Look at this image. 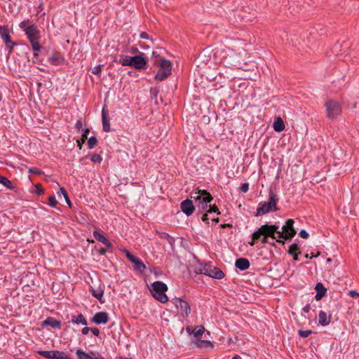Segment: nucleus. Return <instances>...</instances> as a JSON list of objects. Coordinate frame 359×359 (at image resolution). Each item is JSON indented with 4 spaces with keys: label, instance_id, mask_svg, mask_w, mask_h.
<instances>
[{
    "label": "nucleus",
    "instance_id": "obj_52",
    "mask_svg": "<svg viewBox=\"0 0 359 359\" xmlns=\"http://www.w3.org/2000/svg\"><path fill=\"white\" fill-rule=\"evenodd\" d=\"M85 141H86L85 140L81 139V138L80 140H78L76 141V142H77V146H78V147L79 148V149H81L82 146H83V144L85 142Z\"/></svg>",
    "mask_w": 359,
    "mask_h": 359
},
{
    "label": "nucleus",
    "instance_id": "obj_31",
    "mask_svg": "<svg viewBox=\"0 0 359 359\" xmlns=\"http://www.w3.org/2000/svg\"><path fill=\"white\" fill-rule=\"evenodd\" d=\"M90 292L92 295L98 299L100 303H104V300L102 299L104 294V291L102 290H96L95 289H91Z\"/></svg>",
    "mask_w": 359,
    "mask_h": 359
},
{
    "label": "nucleus",
    "instance_id": "obj_30",
    "mask_svg": "<svg viewBox=\"0 0 359 359\" xmlns=\"http://www.w3.org/2000/svg\"><path fill=\"white\" fill-rule=\"evenodd\" d=\"M161 238L167 239L168 243L172 246L175 244V238L165 232H158Z\"/></svg>",
    "mask_w": 359,
    "mask_h": 359
},
{
    "label": "nucleus",
    "instance_id": "obj_39",
    "mask_svg": "<svg viewBox=\"0 0 359 359\" xmlns=\"http://www.w3.org/2000/svg\"><path fill=\"white\" fill-rule=\"evenodd\" d=\"M90 160L91 161H93V163H101L102 161V156L98 154H94L92 155V156L90 157Z\"/></svg>",
    "mask_w": 359,
    "mask_h": 359
},
{
    "label": "nucleus",
    "instance_id": "obj_5",
    "mask_svg": "<svg viewBox=\"0 0 359 359\" xmlns=\"http://www.w3.org/2000/svg\"><path fill=\"white\" fill-rule=\"evenodd\" d=\"M168 290V286L161 281H155L151 284L150 290L152 296L161 303H166L168 298L165 294Z\"/></svg>",
    "mask_w": 359,
    "mask_h": 359
},
{
    "label": "nucleus",
    "instance_id": "obj_24",
    "mask_svg": "<svg viewBox=\"0 0 359 359\" xmlns=\"http://www.w3.org/2000/svg\"><path fill=\"white\" fill-rule=\"evenodd\" d=\"M71 322L75 324L81 323L82 325L86 326L88 325L87 320L82 313H80L78 316H72Z\"/></svg>",
    "mask_w": 359,
    "mask_h": 359
},
{
    "label": "nucleus",
    "instance_id": "obj_50",
    "mask_svg": "<svg viewBox=\"0 0 359 359\" xmlns=\"http://www.w3.org/2000/svg\"><path fill=\"white\" fill-rule=\"evenodd\" d=\"M83 123L81 119L77 120L75 124V128L78 129L79 130L82 128Z\"/></svg>",
    "mask_w": 359,
    "mask_h": 359
},
{
    "label": "nucleus",
    "instance_id": "obj_41",
    "mask_svg": "<svg viewBox=\"0 0 359 359\" xmlns=\"http://www.w3.org/2000/svg\"><path fill=\"white\" fill-rule=\"evenodd\" d=\"M49 205L51 207H55L57 204V201L54 196H50L48 197Z\"/></svg>",
    "mask_w": 359,
    "mask_h": 359
},
{
    "label": "nucleus",
    "instance_id": "obj_46",
    "mask_svg": "<svg viewBox=\"0 0 359 359\" xmlns=\"http://www.w3.org/2000/svg\"><path fill=\"white\" fill-rule=\"evenodd\" d=\"M299 236L302 238H309V233L304 230V229H302L299 231Z\"/></svg>",
    "mask_w": 359,
    "mask_h": 359
},
{
    "label": "nucleus",
    "instance_id": "obj_13",
    "mask_svg": "<svg viewBox=\"0 0 359 359\" xmlns=\"http://www.w3.org/2000/svg\"><path fill=\"white\" fill-rule=\"evenodd\" d=\"M144 55L143 53H140V54L133 56L131 58L132 67L137 69H144L147 66V60L144 57Z\"/></svg>",
    "mask_w": 359,
    "mask_h": 359
},
{
    "label": "nucleus",
    "instance_id": "obj_15",
    "mask_svg": "<svg viewBox=\"0 0 359 359\" xmlns=\"http://www.w3.org/2000/svg\"><path fill=\"white\" fill-rule=\"evenodd\" d=\"M109 320L108 313L104 311H101L96 313L91 319V321L95 324L100 325L107 323Z\"/></svg>",
    "mask_w": 359,
    "mask_h": 359
},
{
    "label": "nucleus",
    "instance_id": "obj_59",
    "mask_svg": "<svg viewBox=\"0 0 359 359\" xmlns=\"http://www.w3.org/2000/svg\"><path fill=\"white\" fill-rule=\"evenodd\" d=\"M310 309H311V306H310V305H309V304H306V305H305V306L303 307L302 311H303L304 312H305V313H308V312H309Z\"/></svg>",
    "mask_w": 359,
    "mask_h": 359
},
{
    "label": "nucleus",
    "instance_id": "obj_49",
    "mask_svg": "<svg viewBox=\"0 0 359 359\" xmlns=\"http://www.w3.org/2000/svg\"><path fill=\"white\" fill-rule=\"evenodd\" d=\"M28 22H29V20L22 21V22L19 24V27H20V28L24 30V29L27 28L26 25H27V23H28Z\"/></svg>",
    "mask_w": 359,
    "mask_h": 359
},
{
    "label": "nucleus",
    "instance_id": "obj_62",
    "mask_svg": "<svg viewBox=\"0 0 359 359\" xmlns=\"http://www.w3.org/2000/svg\"><path fill=\"white\" fill-rule=\"evenodd\" d=\"M107 248L111 249L113 248V245L111 243H110L108 240L104 244Z\"/></svg>",
    "mask_w": 359,
    "mask_h": 359
},
{
    "label": "nucleus",
    "instance_id": "obj_33",
    "mask_svg": "<svg viewBox=\"0 0 359 359\" xmlns=\"http://www.w3.org/2000/svg\"><path fill=\"white\" fill-rule=\"evenodd\" d=\"M132 57L126 55L122 58H121L118 61L115 60L116 62L121 64L123 66H130L132 67Z\"/></svg>",
    "mask_w": 359,
    "mask_h": 359
},
{
    "label": "nucleus",
    "instance_id": "obj_40",
    "mask_svg": "<svg viewBox=\"0 0 359 359\" xmlns=\"http://www.w3.org/2000/svg\"><path fill=\"white\" fill-rule=\"evenodd\" d=\"M6 46V48L8 49V53H11L13 52V49H14V47L15 46H17V43L11 41V43H5Z\"/></svg>",
    "mask_w": 359,
    "mask_h": 359
},
{
    "label": "nucleus",
    "instance_id": "obj_42",
    "mask_svg": "<svg viewBox=\"0 0 359 359\" xmlns=\"http://www.w3.org/2000/svg\"><path fill=\"white\" fill-rule=\"evenodd\" d=\"M209 209L208 210V213H212V212H217V215L220 214V212L219 211L217 207L215 205H209Z\"/></svg>",
    "mask_w": 359,
    "mask_h": 359
},
{
    "label": "nucleus",
    "instance_id": "obj_23",
    "mask_svg": "<svg viewBox=\"0 0 359 359\" xmlns=\"http://www.w3.org/2000/svg\"><path fill=\"white\" fill-rule=\"evenodd\" d=\"M315 289L316 290V299H321L326 294L327 289L325 287L322 283H318L316 285Z\"/></svg>",
    "mask_w": 359,
    "mask_h": 359
},
{
    "label": "nucleus",
    "instance_id": "obj_51",
    "mask_svg": "<svg viewBox=\"0 0 359 359\" xmlns=\"http://www.w3.org/2000/svg\"><path fill=\"white\" fill-rule=\"evenodd\" d=\"M90 331L95 336L98 337L100 335V330L97 327L90 328Z\"/></svg>",
    "mask_w": 359,
    "mask_h": 359
},
{
    "label": "nucleus",
    "instance_id": "obj_28",
    "mask_svg": "<svg viewBox=\"0 0 359 359\" xmlns=\"http://www.w3.org/2000/svg\"><path fill=\"white\" fill-rule=\"evenodd\" d=\"M0 184H3L7 189L10 190H13L15 187L13 185V183L11 180H9L6 177L0 175Z\"/></svg>",
    "mask_w": 359,
    "mask_h": 359
},
{
    "label": "nucleus",
    "instance_id": "obj_14",
    "mask_svg": "<svg viewBox=\"0 0 359 359\" xmlns=\"http://www.w3.org/2000/svg\"><path fill=\"white\" fill-rule=\"evenodd\" d=\"M181 210L187 216H190L193 214L194 210V206L191 199L187 198L183 201L180 204Z\"/></svg>",
    "mask_w": 359,
    "mask_h": 359
},
{
    "label": "nucleus",
    "instance_id": "obj_35",
    "mask_svg": "<svg viewBox=\"0 0 359 359\" xmlns=\"http://www.w3.org/2000/svg\"><path fill=\"white\" fill-rule=\"evenodd\" d=\"M93 237L102 244H104L107 241V238L97 231H93Z\"/></svg>",
    "mask_w": 359,
    "mask_h": 359
},
{
    "label": "nucleus",
    "instance_id": "obj_60",
    "mask_svg": "<svg viewBox=\"0 0 359 359\" xmlns=\"http://www.w3.org/2000/svg\"><path fill=\"white\" fill-rule=\"evenodd\" d=\"M60 191H61L62 194L63 195V196L65 197V198L66 197H68L67 192L64 187L60 188Z\"/></svg>",
    "mask_w": 359,
    "mask_h": 359
},
{
    "label": "nucleus",
    "instance_id": "obj_2",
    "mask_svg": "<svg viewBox=\"0 0 359 359\" xmlns=\"http://www.w3.org/2000/svg\"><path fill=\"white\" fill-rule=\"evenodd\" d=\"M24 32L31 43L32 50L34 52L39 51L42 48V46L39 43L41 35L38 27L35 24H32L24 29Z\"/></svg>",
    "mask_w": 359,
    "mask_h": 359
},
{
    "label": "nucleus",
    "instance_id": "obj_37",
    "mask_svg": "<svg viewBox=\"0 0 359 359\" xmlns=\"http://www.w3.org/2000/svg\"><path fill=\"white\" fill-rule=\"evenodd\" d=\"M28 172L30 174H36L38 175H44L43 171H42L41 170H39L36 168H34V167L29 168L28 169Z\"/></svg>",
    "mask_w": 359,
    "mask_h": 359
},
{
    "label": "nucleus",
    "instance_id": "obj_58",
    "mask_svg": "<svg viewBox=\"0 0 359 359\" xmlns=\"http://www.w3.org/2000/svg\"><path fill=\"white\" fill-rule=\"evenodd\" d=\"M202 220H203L204 222L207 223V224H208V223H209V218H208V214H207V213H205V214H204V215H203V217H202Z\"/></svg>",
    "mask_w": 359,
    "mask_h": 359
},
{
    "label": "nucleus",
    "instance_id": "obj_48",
    "mask_svg": "<svg viewBox=\"0 0 359 359\" xmlns=\"http://www.w3.org/2000/svg\"><path fill=\"white\" fill-rule=\"evenodd\" d=\"M90 132V130L88 128H86L85 130H83V133L82 134V137H81V139H83V140H87L88 139V134Z\"/></svg>",
    "mask_w": 359,
    "mask_h": 359
},
{
    "label": "nucleus",
    "instance_id": "obj_16",
    "mask_svg": "<svg viewBox=\"0 0 359 359\" xmlns=\"http://www.w3.org/2000/svg\"><path fill=\"white\" fill-rule=\"evenodd\" d=\"M48 61L50 65L57 66L64 64L65 58L60 53L53 52V54L48 57Z\"/></svg>",
    "mask_w": 359,
    "mask_h": 359
},
{
    "label": "nucleus",
    "instance_id": "obj_9",
    "mask_svg": "<svg viewBox=\"0 0 359 359\" xmlns=\"http://www.w3.org/2000/svg\"><path fill=\"white\" fill-rule=\"evenodd\" d=\"M171 302L175 306L177 309L181 310V316L187 318L191 313V307L189 304L181 298L175 297L171 300Z\"/></svg>",
    "mask_w": 359,
    "mask_h": 359
},
{
    "label": "nucleus",
    "instance_id": "obj_19",
    "mask_svg": "<svg viewBox=\"0 0 359 359\" xmlns=\"http://www.w3.org/2000/svg\"><path fill=\"white\" fill-rule=\"evenodd\" d=\"M0 36L5 43H11L10 29L8 25H0Z\"/></svg>",
    "mask_w": 359,
    "mask_h": 359
},
{
    "label": "nucleus",
    "instance_id": "obj_6",
    "mask_svg": "<svg viewBox=\"0 0 359 359\" xmlns=\"http://www.w3.org/2000/svg\"><path fill=\"white\" fill-rule=\"evenodd\" d=\"M195 272L198 274H203L215 279H222L224 277V272L217 267H212L209 264L200 266Z\"/></svg>",
    "mask_w": 359,
    "mask_h": 359
},
{
    "label": "nucleus",
    "instance_id": "obj_4",
    "mask_svg": "<svg viewBox=\"0 0 359 359\" xmlns=\"http://www.w3.org/2000/svg\"><path fill=\"white\" fill-rule=\"evenodd\" d=\"M294 220L288 219L285 224L282 226L281 230L279 229V236L276 239V242L284 243V241L292 239L297 233L294 228Z\"/></svg>",
    "mask_w": 359,
    "mask_h": 359
},
{
    "label": "nucleus",
    "instance_id": "obj_22",
    "mask_svg": "<svg viewBox=\"0 0 359 359\" xmlns=\"http://www.w3.org/2000/svg\"><path fill=\"white\" fill-rule=\"evenodd\" d=\"M319 318H318V323L321 326H327L331 322V316H327V313L323 311H320L318 314Z\"/></svg>",
    "mask_w": 359,
    "mask_h": 359
},
{
    "label": "nucleus",
    "instance_id": "obj_32",
    "mask_svg": "<svg viewBox=\"0 0 359 359\" xmlns=\"http://www.w3.org/2000/svg\"><path fill=\"white\" fill-rule=\"evenodd\" d=\"M205 332V327L203 325H198L193 330V334L196 338L201 337Z\"/></svg>",
    "mask_w": 359,
    "mask_h": 359
},
{
    "label": "nucleus",
    "instance_id": "obj_47",
    "mask_svg": "<svg viewBox=\"0 0 359 359\" xmlns=\"http://www.w3.org/2000/svg\"><path fill=\"white\" fill-rule=\"evenodd\" d=\"M92 359H104L99 353L91 352Z\"/></svg>",
    "mask_w": 359,
    "mask_h": 359
},
{
    "label": "nucleus",
    "instance_id": "obj_57",
    "mask_svg": "<svg viewBox=\"0 0 359 359\" xmlns=\"http://www.w3.org/2000/svg\"><path fill=\"white\" fill-rule=\"evenodd\" d=\"M140 36V38L144 39H149V36L148 35V34L146 32H141Z\"/></svg>",
    "mask_w": 359,
    "mask_h": 359
},
{
    "label": "nucleus",
    "instance_id": "obj_7",
    "mask_svg": "<svg viewBox=\"0 0 359 359\" xmlns=\"http://www.w3.org/2000/svg\"><path fill=\"white\" fill-rule=\"evenodd\" d=\"M159 69L154 79L158 81H162L171 74L172 63L170 60L161 58L158 63Z\"/></svg>",
    "mask_w": 359,
    "mask_h": 359
},
{
    "label": "nucleus",
    "instance_id": "obj_17",
    "mask_svg": "<svg viewBox=\"0 0 359 359\" xmlns=\"http://www.w3.org/2000/svg\"><path fill=\"white\" fill-rule=\"evenodd\" d=\"M204 195L205 196L203 198V199H201V201L198 202L197 205L200 211L205 210L208 207V204L210 203L213 199L209 192H204Z\"/></svg>",
    "mask_w": 359,
    "mask_h": 359
},
{
    "label": "nucleus",
    "instance_id": "obj_61",
    "mask_svg": "<svg viewBox=\"0 0 359 359\" xmlns=\"http://www.w3.org/2000/svg\"><path fill=\"white\" fill-rule=\"evenodd\" d=\"M98 252L101 255H104L107 252V250L105 248H101L100 250H98Z\"/></svg>",
    "mask_w": 359,
    "mask_h": 359
},
{
    "label": "nucleus",
    "instance_id": "obj_53",
    "mask_svg": "<svg viewBox=\"0 0 359 359\" xmlns=\"http://www.w3.org/2000/svg\"><path fill=\"white\" fill-rule=\"evenodd\" d=\"M130 53H132V54H137V53L140 54V51H139L138 48L137 47H135V46H133L130 48Z\"/></svg>",
    "mask_w": 359,
    "mask_h": 359
},
{
    "label": "nucleus",
    "instance_id": "obj_18",
    "mask_svg": "<svg viewBox=\"0 0 359 359\" xmlns=\"http://www.w3.org/2000/svg\"><path fill=\"white\" fill-rule=\"evenodd\" d=\"M41 325L43 327L50 326L53 328L60 329L62 323L60 320H56L52 317H48L42 322Z\"/></svg>",
    "mask_w": 359,
    "mask_h": 359
},
{
    "label": "nucleus",
    "instance_id": "obj_54",
    "mask_svg": "<svg viewBox=\"0 0 359 359\" xmlns=\"http://www.w3.org/2000/svg\"><path fill=\"white\" fill-rule=\"evenodd\" d=\"M262 237H261V241H262V243L263 244H265V243H269V238L268 236H262Z\"/></svg>",
    "mask_w": 359,
    "mask_h": 359
},
{
    "label": "nucleus",
    "instance_id": "obj_20",
    "mask_svg": "<svg viewBox=\"0 0 359 359\" xmlns=\"http://www.w3.org/2000/svg\"><path fill=\"white\" fill-rule=\"evenodd\" d=\"M102 121L103 130L106 133L110 132L111 128L109 123V118L108 117L107 111L105 110V107H103L102 110Z\"/></svg>",
    "mask_w": 359,
    "mask_h": 359
},
{
    "label": "nucleus",
    "instance_id": "obj_29",
    "mask_svg": "<svg viewBox=\"0 0 359 359\" xmlns=\"http://www.w3.org/2000/svg\"><path fill=\"white\" fill-rule=\"evenodd\" d=\"M287 252L290 255H298L301 253L300 248L297 243H292L289 247Z\"/></svg>",
    "mask_w": 359,
    "mask_h": 359
},
{
    "label": "nucleus",
    "instance_id": "obj_55",
    "mask_svg": "<svg viewBox=\"0 0 359 359\" xmlns=\"http://www.w3.org/2000/svg\"><path fill=\"white\" fill-rule=\"evenodd\" d=\"M349 294L351 297H359V293L355 290H351L349 291Z\"/></svg>",
    "mask_w": 359,
    "mask_h": 359
},
{
    "label": "nucleus",
    "instance_id": "obj_26",
    "mask_svg": "<svg viewBox=\"0 0 359 359\" xmlns=\"http://www.w3.org/2000/svg\"><path fill=\"white\" fill-rule=\"evenodd\" d=\"M196 345V347L199 348H212L213 347L212 343L209 340H198Z\"/></svg>",
    "mask_w": 359,
    "mask_h": 359
},
{
    "label": "nucleus",
    "instance_id": "obj_63",
    "mask_svg": "<svg viewBox=\"0 0 359 359\" xmlns=\"http://www.w3.org/2000/svg\"><path fill=\"white\" fill-rule=\"evenodd\" d=\"M65 201H66L67 203L68 204V205L69 207H71L72 203H71V201H70L69 196L65 198Z\"/></svg>",
    "mask_w": 359,
    "mask_h": 359
},
{
    "label": "nucleus",
    "instance_id": "obj_1",
    "mask_svg": "<svg viewBox=\"0 0 359 359\" xmlns=\"http://www.w3.org/2000/svg\"><path fill=\"white\" fill-rule=\"evenodd\" d=\"M262 236H268L276 241L279 236V226L277 224H265L262 225L252 234V241L249 244L252 246L256 241L260 240Z\"/></svg>",
    "mask_w": 359,
    "mask_h": 359
},
{
    "label": "nucleus",
    "instance_id": "obj_44",
    "mask_svg": "<svg viewBox=\"0 0 359 359\" xmlns=\"http://www.w3.org/2000/svg\"><path fill=\"white\" fill-rule=\"evenodd\" d=\"M102 65H99L94 67L92 70V73L95 75H99L102 71Z\"/></svg>",
    "mask_w": 359,
    "mask_h": 359
},
{
    "label": "nucleus",
    "instance_id": "obj_56",
    "mask_svg": "<svg viewBox=\"0 0 359 359\" xmlns=\"http://www.w3.org/2000/svg\"><path fill=\"white\" fill-rule=\"evenodd\" d=\"M89 331H90V328L88 327H85L81 330V333L84 335H86Z\"/></svg>",
    "mask_w": 359,
    "mask_h": 359
},
{
    "label": "nucleus",
    "instance_id": "obj_3",
    "mask_svg": "<svg viewBox=\"0 0 359 359\" xmlns=\"http://www.w3.org/2000/svg\"><path fill=\"white\" fill-rule=\"evenodd\" d=\"M278 201L276 194L270 189L269 194V201L259 203L257 209V216H261L269 212H276L278 210L276 203Z\"/></svg>",
    "mask_w": 359,
    "mask_h": 359
},
{
    "label": "nucleus",
    "instance_id": "obj_45",
    "mask_svg": "<svg viewBox=\"0 0 359 359\" xmlns=\"http://www.w3.org/2000/svg\"><path fill=\"white\" fill-rule=\"evenodd\" d=\"M240 189L243 193L248 192L249 190V184L248 183H243L241 185Z\"/></svg>",
    "mask_w": 359,
    "mask_h": 359
},
{
    "label": "nucleus",
    "instance_id": "obj_21",
    "mask_svg": "<svg viewBox=\"0 0 359 359\" xmlns=\"http://www.w3.org/2000/svg\"><path fill=\"white\" fill-rule=\"evenodd\" d=\"M235 266L237 269L241 271H245L249 269L250 264L248 259L246 258H239L236 259Z\"/></svg>",
    "mask_w": 359,
    "mask_h": 359
},
{
    "label": "nucleus",
    "instance_id": "obj_64",
    "mask_svg": "<svg viewBox=\"0 0 359 359\" xmlns=\"http://www.w3.org/2000/svg\"><path fill=\"white\" fill-rule=\"evenodd\" d=\"M232 359H241V358L239 355H236L232 358Z\"/></svg>",
    "mask_w": 359,
    "mask_h": 359
},
{
    "label": "nucleus",
    "instance_id": "obj_12",
    "mask_svg": "<svg viewBox=\"0 0 359 359\" xmlns=\"http://www.w3.org/2000/svg\"><path fill=\"white\" fill-rule=\"evenodd\" d=\"M123 251L126 253V256L128 260L135 264V269L136 270H138L140 272H143L146 269L145 264L138 257L130 253L127 250H124Z\"/></svg>",
    "mask_w": 359,
    "mask_h": 359
},
{
    "label": "nucleus",
    "instance_id": "obj_36",
    "mask_svg": "<svg viewBox=\"0 0 359 359\" xmlns=\"http://www.w3.org/2000/svg\"><path fill=\"white\" fill-rule=\"evenodd\" d=\"M97 144V139L95 136H92L88 139V147L91 149Z\"/></svg>",
    "mask_w": 359,
    "mask_h": 359
},
{
    "label": "nucleus",
    "instance_id": "obj_27",
    "mask_svg": "<svg viewBox=\"0 0 359 359\" xmlns=\"http://www.w3.org/2000/svg\"><path fill=\"white\" fill-rule=\"evenodd\" d=\"M204 192H208L206 190H198L191 194V198H193L196 203L201 201V199L205 196Z\"/></svg>",
    "mask_w": 359,
    "mask_h": 359
},
{
    "label": "nucleus",
    "instance_id": "obj_8",
    "mask_svg": "<svg viewBox=\"0 0 359 359\" xmlns=\"http://www.w3.org/2000/svg\"><path fill=\"white\" fill-rule=\"evenodd\" d=\"M327 114L329 118L334 119L341 113V106L340 103L334 100H328L325 104Z\"/></svg>",
    "mask_w": 359,
    "mask_h": 359
},
{
    "label": "nucleus",
    "instance_id": "obj_25",
    "mask_svg": "<svg viewBox=\"0 0 359 359\" xmlns=\"http://www.w3.org/2000/svg\"><path fill=\"white\" fill-rule=\"evenodd\" d=\"M273 129L276 132H281L285 129V123L280 117H278L273 122Z\"/></svg>",
    "mask_w": 359,
    "mask_h": 359
},
{
    "label": "nucleus",
    "instance_id": "obj_10",
    "mask_svg": "<svg viewBox=\"0 0 359 359\" xmlns=\"http://www.w3.org/2000/svg\"><path fill=\"white\" fill-rule=\"evenodd\" d=\"M38 353L48 359H71L67 354L60 351H39Z\"/></svg>",
    "mask_w": 359,
    "mask_h": 359
},
{
    "label": "nucleus",
    "instance_id": "obj_38",
    "mask_svg": "<svg viewBox=\"0 0 359 359\" xmlns=\"http://www.w3.org/2000/svg\"><path fill=\"white\" fill-rule=\"evenodd\" d=\"M298 333L301 337L306 338L312 333V331L311 330H299L298 331Z\"/></svg>",
    "mask_w": 359,
    "mask_h": 359
},
{
    "label": "nucleus",
    "instance_id": "obj_43",
    "mask_svg": "<svg viewBox=\"0 0 359 359\" xmlns=\"http://www.w3.org/2000/svg\"><path fill=\"white\" fill-rule=\"evenodd\" d=\"M35 193L39 196L43 194L44 191L41 187V184H37L35 185Z\"/></svg>",
    "mask_w": 359,
    "mask_h": 359
},
{
    "label": "nucleus",
    "instance_id": "obj_11",
    "mask_svg": "<svg viewBox=\"0 0 359 359\" xmlns=\"http://www.w3.org/2000/svg\"><path fill=\"white\" fill-rule=\"evenodd\" d=\"M240 59L241 56L239 54L232 52L224 57V62L230 67L240 69L242 67Z\"/></svg>",
    "mask_w": 359,
    "mask_h": 359
},
{
    "label": "nucleus",
    "instance_id": "obj_34",
    "mask_svg": "<svg viewBox=\"0 0 359 359\" xmlns=\"http://www.w3.org/2000/svg\"><path fill=\"white\" fill-rule=\"evenodd\" d=\"M78 359H92V356L82 349L79 348L76 351Z\"/></svg>",
    "mask_w": 359,
    "mask_h": 359
}]
</instances>
